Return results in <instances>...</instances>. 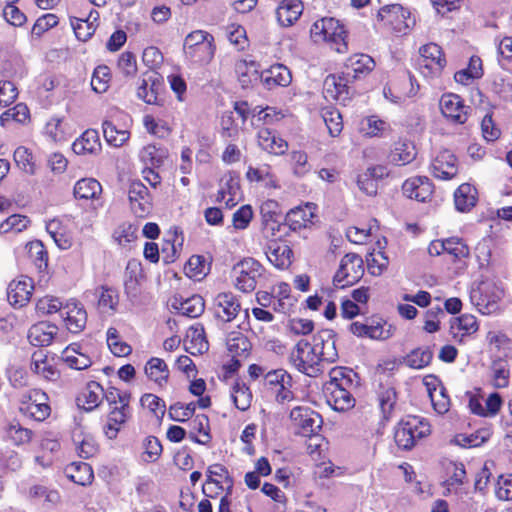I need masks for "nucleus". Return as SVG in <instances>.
Here are the masks:
<instances>
[{"label": "nucleus", "instance_id": "55", "mask_svg": "<svg viewBox=\"0 0 512 512\" xmlns=\"http://www.w3.org/2000/svg\"><path fill=\"white\" fill-rule=\"evenodd\" d=\"M210 269L211 262L203 255H192L184 266L185 275L194 281L203 280Z\"/></svg>", "mask_w": 512, "mask_h": 512}, {"label": "nucleus", "instance_id": "23", "mask_svg": "<svg viewBox=\"0 0 512 512\" xmlns=\"http://www.w3.org/2000/svg\"><path fill=\"white\" fill-rule=\"evenodd\" d=\"M318 207L315 203L306 202L290 209L285 216V225L292 231L310 228L317 219Z\"/></svg>", "mask_w": 512, "mask_h": 512}, {"label": "nucleus", "instance_id": "37", "mask_svg": "<svg viewBox=\"0 0 512 512\" xmlns=\"http://www.w3.org/2000/svg\"><path fill=\"white\" fill-rule=\"evenodd\" d=\"M61 360L70 369L86 370L93 364L92 358L83 351L80 343L69 344L61 352Z\"/></svg>", "mask_w": 512, "mask_h": 512}, {"label": "nucleus", "instance_id": "50", "mask_svg": "<svg viewBox=\"0 0 512 512\" xmlns=\"http://www.w3.org/2000/svg\"><path fill=\"white\" fill-rule=\"evenodd\" d=\"M5 438L14 446H23L29 444L34 436V432L23 426L19 420L13 419L4 428Z\"/></svg>", "mask_w": 512, "mask_h": 512}, {"label": "nucleus", "instance_id": "48", "mask_svg": "<svg viewBox=\"0 0 512 512\" xmlns=\"http://www.w3.org/2000/svg\"><path fill=\"white\" fill-rule=\"evenodd\" d=\"M478 201V191L469 183H462L454 192L455 207L460 212H469Z\"/></svg>", "mask_w": 512, "mask_h": 512}, {"label": "nucleus", "instance_id": "11", "mask_svg": "<svg viewBox=\"0 0 512 512\" xmlns=\"http://www.w3.org/2000/svg\"><path fill=\"white\" fill-rule=\"evenodd\" d=\"M202 493L205 497L216 499L222 494H233L234 478L229 469L222 463L209 465L205 472Z\"/></svg>", "mask_w": 512, "mask_h": 512}, {"label": "nucleus", "instance_id": "6", "mask_svg": "<svg viewBox=\"0 0 512 512\" xmlns=\"http://www.w3.org/2000/svg\"><path fill=\"white\" fill-rule=\"evenodd\" d=\"M185 58L193 65L209 64L214 58L216 45L211 33L204 30L190 32L183 45Z\"/></svg>", "mask_w": 512, "mask_h": 512}, {"label": "nucleus", "instance_id": "30", "mask_svg": "<svg viewBox=\"0 0 512 512\" xmlns=\"http://www.w3.org/2000/svg\"><path fill=\"white\" fill-rule=\"evenodd\" d=\"M34 291V282L28 276L12 280L7 288V298L13 307H24L30 301Z\"/></svg>", "mask_w": 512, "mask_h": 512}, {"label": "nucleus", "instance_id": "29", "mask_svg": "<svg viewBox=\"0 0 512 512\" xmlns=\"http://www.w3.org/2000/svg\"><path fill=\"white\" fill-rule=\"evenodd\" d=\"M424 384L433 410L439 415L448 413L451 408V399L443 382L438 377L431 376L430 380L425 379Z\"/></svg>", "mask_w": 512, "mask_h": 512}, {"label": "nucleus", "instance_id": "39", "mask_svg": "<svg viewBox=\"0 0 512 512\" xmlns=\"http://www.w3.org/2000/svg\"><path fill=\"white\" fill-rule=\"evenodd\" d=\"M58 330L56 324L47 321L37 322L28 330L29 342L36 347L49 346L58 334Z\"/></svg>", "mask_w": 512, "mask_h": 512}, {"label": "nucleus", "instance_id": "8", "mask_svg": "<svg viewBox=\"0 0 512 512\" xmlns=\"http://www.w3.org/2000/svg\"><path fill=\"white\" fill-rule=\"evenodd\" d=\"M18 412L26 419L44 422L52 412L49 395L40 388L24 391L18 399Z\"/></svg>", "mask_w": 512, "mask_h": 512}, {"label": "nucleus", "instance_id": "61", "mask_svg": "<svg viewBox=\"0 0 512 512\" xmlns=\"http://www.w3.org/2000/svg\"><path fill=\"white\" fill-rule=\"evenodd\" d=\"M246 178L250 182L266 181V186L269 188H279L278 180L272 172L270 165L265 164L261 167L249 166L246 171Z\"/></svg>", "mask_w": 512, "mask_h": 512}, {"label": "nucleus", "instance_id": "22", "mask_svg": "<svg viewBox=\"0 0 512 512\" xmlns=\"http://www.w3.org/2000/svg\"><path fill=\"white\" fill-rule=\"evenodd\" d=\"M458 172V158L449 149L439 151L430 164V173L436 179L451 180L458 175Z\"/></svg>", "mask_w": 512, "mask_h": 512}, {"label": "nucleus", "instance_id": "20", "mask_svg": "<svg viewBox=\"0 0 512 512\" xmlns=\"http://www.w3.org/2000/svg\"><path fill=\"white\" fill-rule=\"evenodd\" d=\"M60 316L65 328L72 334H79L86 327L87 311L84 305L76 299H69L64 303Z\"/></svg>", "mask_w": 512, "mask_h": 512}, {"label": "nucleus", "instance_id": "56", "mask_svg": "<svg viewBox=\"0 0 512 512\" xmlns=\"http://www.w3.org/2000/svg\"><path fill=\"white\" fill-rule=\"evenodd\" d=\"M320 115L329 135L333 138L339 137L344 128L340 111L336 107L329 105L321 108Z\"/></svg>", "mask_w": 512, "mask_h": 512}, {"label": "nucleus", "instance_id": "59", "mask_svg": "<svg viewBox=\"0 0 512 512\" xmlns=\"http://www.w3.org/2000/svg\"><path fill=\"white\" fill-rule=\"evenodd\" d=\"M483 75L482 60L478 56H472L469 59L467 68L457 71L454 79L457 83L468 85L473 80L481 78Z\"/></svg>", "mask_w": 512, "mask_h": 512}, {"label": "nucleus", "instance_id": "41", "mask_svg": "<svg viewBox=\"0 0 512 512\" xmlns=\"http://www.w3.org/2000/svg\"><path fill=\"white\" fill-rule=\"evenodd\" d=\"M304 5L301 0H281L276 9V18L280 26L294 25L303 14Z\"/></svg>", "mask_w": 512, "mask_h": 512}, {"label": "nucleus", "instance_id": "12", "mask_svg": "<svg viewBox=\"0 0 512 512\" xmlns=\"http://www.w3.org/2000/svg\"><path fill=\"white\" fill-rule=\"evenodd\" d=\"M377 20L381 28L396 35L407 34L411 24L414 23L410 12L400 4L381 7L377 14Z\"/></svg>", "mask_w": 512, "mask_h": 512}, {"label": "nucleus", "instance_id": "64", "mask_svg": "<svg viewBox=\"0 0 512 512\" xmlns=\"http://www.w3.org/2000/svg\"><path fill=\"white\" fill-rule=\"evenodd\" d=\"M393 85L396 86L399 92V98H411L414 97L419 89L420 85L416 77L409 71L406 70L402 76H400Z\"/></svg>", "mask_w": 512, "mask_h": 512}, {"label": "nucleus", "instance_id": "18", "mask_svg": "<svg viewBox=\"0 0 512 512\" xmlns=\"http://www.w3.org/2000/svg\"><path fill=\"white\" fill-rule=\"evenodd\" d=\"M440 109L446 120L454 125L467 122L471 108L462 97L454 93H445L440 99Z\"/></svg>", "mask_w": 512, "mask_h": 512}, {"label": "nucleus", "instance_id": "43", "mask_svg": "<svg viewBox=\"0 0 512 512\" xmlns=\"http://www.w3.org/2000/svg\"><path fill=\"white\" fill-rule=\"evenodd\" d=\"M234 70L241 87L244 89L252 87L261 79L259 64L254 60H237L234 65Z\"/></svg>", "mask_w": 512, "mask_h": 512}, {"label": "nucleus", "instance_id": "54", "mask_svg": "<svg viewBox=\"0 0 512 512\" xmlns=\"http://www.w3.org/2000/svg\"><path fill=\"white\" fill-rule=\"evenodd\" d=\"M231 399L240 411H247L253 401V393L246 382L237 378L231 387Z\"/></svg>", "mask_w": 512, "mask_h": 512}, {"label": "nucleus", "instance_id": "2", "mask_svg": "<svg viewBox=\"0 0 512 512\" xmlns=\"http://www.w3.org/2000/svg\"><path fill=\"white\" fill-rule=\"evenodd\" d=\"M329 379L323 384V395L335 411L345 412L355 406L353 391L358 385V374L352 368L335 366L328 373Z\"/></svg>", "mask_w": 512, "mask_h": 512}, {"label": "nucleus", "instance_id": "16", "mask_svg": "<svg viewBox=\"0 0 512 512\" xmlns=\"http://www.w3.org/2000/svg\"><path fill=\"white\" fill-rule=\"evenodd\" d=\"M263 387L274 394L275 400L279 404H284L294 399L292 376L283 368L267 371L264 375Z\"/></svg>", "mask_w": 512, "mask_h": 512}, {"label": "nucleus", "instance_id": "3", "mask_svg": "<svg viewBox=\"0 0 512 512\" xmlns=\"http://www.w3.org/2000/svg\"><path fill=\"white\" fill-rule=\"evenodd\" d=\"M131 402L130 391L108 387L107 413L102 424V432L107 439H116L119 432L131 420L133 416Z\"/></svg>", "mask_w": 512, "mask_h": 512}, {"label": "nucleus", "instance_id": "62", "mask_svg": "<svg viewBox=\"0 0 512 512\" xmlns=\"http://www.w3.org/2000/svg\"><path fill=\"white\" fill-rule=\"evenodd\" d=\"M30 121V111L26 104L18 103L0 115V125L6 127L10 122L26 124Z\"/></svg>", "mask_w": 512, "mask_h": 512}, {"label": "nucleus", "instance_id": "35", "mask_svg": "<svg viewBox=\"0 0 512 512\" xmlns=\"http://www.w3.org/2000/svg\"><path fill=\"white\" fill-rule=\"evenodd\" d=\"M30 369L35 375L48 382H56L61 376V372L53 360L49 359L42 351L32 354Z\"/></svg>", "mask_w": 512, "mask_h": 512}, {"label": "nucleus", "instance_id": "45", "mask_svg": "<svg viewBox=\"0 0 512 512\" xmlns=\"http://www.w3.org/2000/svg\"><path fill=\"white\" fill-rule=\"evenodd\" d=\"M188 438L197 444L207 445L211 442L210 421L207 415L198 414L189 422Z\"/></svg>", "mask_w": 512, "mask_h": 512}, {"label": "nucleus", "instance_id": "19", "mask_svg": "<svg viewBox=\"0 0 512 512\" xmlns=\"http://www.w3.org/2000/svg\"><path fill=\"white\" fill-rule=\"evenodd\" d=\"M108 389L95 380L87 381L75 398L76 405L85 412H92L107 400Z\"/></svg>", "mask_w": 512, "mask_h": 512}, {"label": "nucleus", "instance_id": "57", "mask_svg": "<svg viewBox=\"0 0 512 512\" xmlns=\"http://www.w3.org/2000/svg\"><path fill=\"white\" fill-rule=\"evenodd\" d=\"M397 399V392L394 387L382 388L378 393V405L383 421L388 422L392 418L396 408Z\"/></svg>", "mask_w": 512, "mask_h": 512}, {"label": "nucleus", "instance_id": "27", "mask_svg": "<svg viewBox=\"0 0 512 512\" xmlns=\"http://www.w3.org/2000/svg\"><path fill=\"white\" fill-rule=\"evenodd\" d=\"M257 144L262 151L274 156L284 155L289 148L288 142L270 127L258 129Z\"/></svg>", "mask_w": 512, "mask_h": 512}, {"label": "nucleus", "instance_id": "14", "mask_svg": "<svg viewBox=\"0 0 512 512\" xmlns=\"http://www.w3.org/2000/svg\"><path fill=\"white\" fill-rule=\"evenodd\" d=\"M348 331L358 338L387 340L394 334L395 328L378 316L366 317L364 322L353 321Z\"/></svg>", "mask_w": 512, "mask_h": 512}, {"label": "nucleus", "instance_id": "24", "mask_svg": "<svg viewBox=\"0 0 512 512\" xmlns=\"http://www.w3.org/2000/svg\"><path fill=\"white\" fill-rule=\"evenodd\" d=\"M163 87V79L156 72H146L138 81L136 95L149 105H160L159 92Z\"/></svg>", "mask_w": 512, "mask_h": 512}, {"label": "nucleus", "instance_id": "58", "mask_svg": "<svg viewBox=\"0 0 512 512\" xmlns=\"http://www.w3.org/2000/svg\"><path fill=\"white\" fill-rule=\"evenodd\" d=\"M106 342L109 350L116 357H127L133 351L132 346L122 339L120 332L115 327L107 329Z\"/></svg>", "mask_w": 512, "mask_h": 512}, {"label": "nucleus", "instance_id": "63", "mask_svg": "<svg viewBox=\"0 0 512 512\" xmlns=\"http://www.w3.org/2000/svg\"><path fill=\"white\" fill-rule=\"evenodd\" d=\"M166 157L167 152L155 144H147L139 152L140 160L148 167H161Z\"/></svg>", "mask_w": 512, "mask_h": 512}, {"label": "nucleus", "instance_id": "60", "mask_svg": "<svg viewBox=\"0 0 512 512\" xmlns=\"http://www.w3.org/2000/svg\"><path fill=\"white\" fill-rule=\"evenodd\" d=\"M433 359V352L429 347H418L411 350L404 358L403 363L412 369H423L427 367Z\"/></svg>", "mask_w": 512, "mask_h": 512}, {"label": "nucleus", "instance_id": "21", "mask_svg": "<svg viewBox=\"0 0 512 512\" xmlns=\"http://www.w3.org/2000/svg\"><path fill=\"white\" fill-rule=\"evenodd\" d=\"M212 309L216 319L229 323L239 315L241 302L239 297L230 291L220 292L213 299Z\"/></svg>", "mask_w": 512, "mask_h": 512}, {"label": "nucleus", "instance_id": "51", "mask_svg": "<svg viewBox=\"0 0 512 512\" xmlns=\"http://www.w3.org/2000/svg\"><path fill=\"white\" fill-rule=\"evenodd\" d=\"M102 194V185L95 178H82L73 188V195L77 200H99Z\"/></svg>", "mask_w": 512, "mask_h": 512}, {"label": "nucleus", "instance_id": "32", "mask_svg": "<svg viewBox=\"0 0 512 512\" xmlns=\"http://www.w3.org/2000/svg\"><path fill=\"white\" fill-rule=\"evenodd\" d=\"M416 156L417 149L414 142L400 137L391 144L387 160L394 166H405L413 162Z\"/></svg>", "mask_w": 512, "mask_h": 512}, {"label": "nucleus", "instance_id": "42", "mask_svg": "<svg viewBox=\"0 0 512 512\" xmlns=\"http://www.w3.org/2000/svg\"><path fill=\"white\" fill-rule=\"evenodd\" d=\"M172 307L184 316L189 318H198L205 311V300L198 294H194L187 298L174 296Z\"/></svg>", "mask_w": 512, "mask_h": 512}, {"label": "nucleus", "instance_id": "34", "mask_svg": "<svg viewBox=\"0 0 512 512\" xmlns=\"http://www.w3.org/2000/svg\"><path fill=\"white\" fill-rule=\"evenodd\" d=\"M144 373L148 381L152 382L159 390L167 387L170 370L164 359L155 356L149 358L144 365Z\"/></svg>", "mask_w": 512, "mask_h": 512}, {"label": "nucleus", "instance_id": "46", "mask_svg": "<svg viewBox=\"0 0 512 512\" xmlns=\"http://www.w3.org/2000/svg\"><path fill=\"white\" fill-rule=\"evenodd\" d=\"M261 79L268 89L286 87L292 81L290 70L283 64H274L261 73Z\"/></svg>", "mask_w": 512, "mask_h": 512}, {"label": "nucleus", "instance_id": "28", "mask_svg": "<svg viewBox=\"0 0 512 512\" xmlns=\"http://www.w3.org/2000/svg\"><path fill=\"white\" fill-rule=\"evenodd\" d=\"M130 207L135 216L146 217L151 209L152 202L148 188L139 180L131 182L128 191Z\"/></svg>", "mask_w": 512, "mask_h": 512}, {"label": "nucleus", "instance_id": "38", "mask_svg": "<svg viewBox=\"0 0 512 512\" xmlns=\"http://www.w3.org/2000/svg\"><path fill=\"white\" fill-rule=\"evenodd\" d=\"M479 330L477 318L472 314H462L454 318L450 324L452 338L463 343L467 337L472 336Z\"/></svg>", "mask_w": 512, "mask_h": 512}, {"label": "nucleus", "instance_id": "17", "mask_svg": "<svg viewBox=\"0 0 512 512\" xmlns=\"http://www.w3.org/2000/svg\"><path fill=\"white\" fill-rule=\"evenodd\" d=\"M290 419L303 437L316 435L322 427L321 415L308 406H296L290 411Z\"/></svg>", "mask_w": 512, "mask_h": 512}, {"label": "nucleus", "instance_id": "25", "mask_svg": "<svg viewBox=\"0 0 512 512\" xmlns=\"http://www.w3.org/2000/svg\"><path fill=\"white\" fill-rule=\"evenodd\" d=\"M403 194L418 202L430 201L434 193V184L427 176H413L402 184Z\"/></svg>", "mask_w": 512, "mask_h": 512}, {"label": "nucleus", "instance_id": "44", "mask_svg": "<svg viewBox=\"0 0 512 512\" xmlns=\"http://www.w3.org/2000/svg\"><path fill=\"white\" fill-rule=\"evenodd\" d=\"M510 377V366L506 359L498 357L492 360L489 367L488 379L493 388H507L510 383Z\"/></svg>", "mask_w": 512, "mask_h": 512}, {"label": "nucleus", "instance_id": "10", "mask_svg": "<svg viewBox=\"0 0 512 512\" xmlns=\"http://www.w3.org/2000/svg\"><path fill=\"white\" fill-rule=\"evenodd\" d=\"M265 267L255 258L245 257L233 267L234 287L242 293L253 292L264 277Z\"/></svg>", "mask_w": 512, "mask_h": 512}, {"label": "nucleus", "instance_id": "53", "mask_svg": "<svg viewBox=\"0 0 512 512\" xmlns=\"http://www.w3.org/2000/svg\"><path fill=\"white\" fill-rule=\"evenodd\" d=\"M445 254L453 263L465 262L470 256V248L466 241L458 236L445 238Z\"/></svg>", "mask_w": 512, "mask_h": 512}, {"label": "nucleus", "instance_id": "26", "mask_svg": "<svg viewBox=\"0 0 512 512\" xmlns=\"http://www.w3.org/2000/svg\"><path fill=\"white\" fill-rule=\"evenodd\" d=\"M374 59L364 53L350 55L343 65V71L352 81L366 78L375 68Z\"/></svg>", "mask_w": 512, "mask_h": 512}, {"label": "nucleus", "instance_id": "4", "mask_svg": "<svg viewBox=\"0 0 512 512\" xmlns=\"http://www.w3.org/2000/svg\"><path fill=\"white\" fill-rule=\"evenodd\" d=\"M431 431V424L426 418L406 415L396 424L393 437L399 449L410 451L419 441L427 438Z\"/></svg>", "mask_w": 512, "mask_h": 512}, {"label": "nucleus", "instance_id": "36", "mask_svg": "<svg viewBox=\"0 0 512 512\" xmlns=\"http://www.w3.org/2000/svg\"><path fill=\"white\" fill-rule=\"evenodd\" d=\"M392 131L391 124L376 114L364 117L359 124V133L368 139L386 138Z\"/></svg>", "mask_w": 512, "mask_h": 512}, {"label": "nucleus", "instance_id": "1", "mask_svg": "<svg viewBox=\"0 0 512 512\" xmlns=\"http://www.w3.org/2000/svg\"><path fill=\"white\" fill-rule=\"evenodd\" d=\"M290 365L299 373L310 378H318L325 372V364L338 359L336 335L332 330L324 329L311 338H301L289 354Z\"/></svg>", "mask_w": 512, "mask_h": 512}, {"label": "nucleus", "instance_id": "52", "mask_svg": "<svg viewBox=\"0 0 512 512\" xmlns=\"http://www.w3.org/2000/svg\"><path fill=\"white\" fill-rule=\"evenodd\" d=\"M446 475L444 485L449 492H458L466 483L467 473L462 462L450 461L446 465Z\"/></svg>", "mask_w": 512, "mask_h": 512}, {"label": "nucleus", "instance_id": "5", "mask_svg": "<svg viewBox=\"0 0 512 512\" xmlns=\"http://www.w3.org/2000/svg\"><path fill=\"white\" fill-rule=\"evenodd\" d=\"M310 35L314 42H324L337 53L348 51V33L344 25L334 18L325 17L315 21L311 26Z\"/></svg>", "mask_w": 512, "mask_h": 512}, {"label": "nucleus", "instance_id": "47", "mask_svg": "<svg viewBox=\"0 0 512 512\" xmlns=\"http://www.w3.org/2000/svg\"><path fill=\"white\" fill-rule=\"evenodd\" d=\"M72 150L78 155L97 154L101 150L99 134L94 129L84 131L72 144Z\"/></svg>", "mask_w": 512, "mask_h": 512}, {"label": "nucleus", "instance_id": "9", "mask_svg": "<svg viewBox=\"0 0 512 512\" xmlns=\"http://www.w3.org/2000/svg\"><path fill=\"white\" fill-rule=\"evenodd\" d=\"M226 350L230 360L222 365L225 378L237 374L243 362L251 355L252 343L241 331H231L226 336Z\"/></svg>", "mask_w": 512, "mask_h": 512}, {"label": "nucleus", "instance_id": "33", "mask_svg": "<svg viewBox=\"0 0 512 512\" xmlns=\"http://www.w3.org/2000/svg\"><path fill=\"white\" fill-rule=\"evenodd\" d=\"M265 254L269 262L279 270L288 269L292 264L293 250L285 241L270 240Z\"/></svg>", "mask_w": 512, "mask_h": 512}, {"label": "nucleus", "instance_id": "15", "mask_svg": "<svg viewBox=\"0 0 512 512\" xmlns=\"http://www.w3.org/2000/svg\"><path fill=\"white\" fill-rule=\"evenodd\" d=\"M504 291L492 280L480 281L471 291V300L482 314H491L498 308Z\"/></svg>", "mask_w": 512, "mask_h": 512}, {"label": "nucleus", "instance_id": "40", "mask_svg": "<svg viewBox=\"0 0 512 512\" xmlns=\"http://www.w3.org/2000/svg\"><path fill=\"white\" fill-rule=\"evenodd\" d=\"M184 346L191 355H201L208 351L209 342L202 324L196 323L190 326L184 338Z\"/></svg>", "mask_w": 512, "mask_h": 512}, {"label": "nucleus", "instance_id": "49", "mask_svg": "<svg viewBox=\"0 0 512 512\" xmlns=\"http://www.w3.org/2000/svg\"><path fill=\"white\" fill-rule=\"evenodd\" d=\"M66 477L75 484L88 486L94 480L93 469L86 462H72L64 469Z\"/></svg>", "mask_w": 512, "mask_h": 512}, {"label": "nucleus", "instance_id": "13", "mask_svg": "<svg viewBox=\"0 0 512 512\" xmlns=\"http://www.w3.org/2000/svg\"><path fill=\"white\" fill-rule=\"evenodd\" d=\"M365 272L364 261L357 253H347L340 260L339 268L333 277L337 288H345L359 282Z\"/></svg>", "mask_w": 512, "mask_h": 512}, {"label": "nucleus", "instance_id": "7", "mask_svg": "<svg viewBox=\"0 0 512 512\" xmlns=\"http://www.w3.org/2000/svg\"><path fill=\"white\" fill-rule=\"evenodd\" d=\"M416 70L427 81L442 77L447 66V58L443 48L434 42L419 47Z\"/></svg>", "mask_w": 512, "mask_h": 512}, {"label": "nucleus", "instance_id": "31", "mask_svg": "<svg viewBox=\"0 0 512 512\" xmlns=\"http://www.w3.org/2000/svg\"><path fill=\"white\" fill-rule=\"evenodd\" d=\"M350 82L352 80L345 75L343 70L339 74H329L323 85L325 98L332 101H346L350 95Z\"/></svg>", "mask_w": 512, "mask_h": 512}]
</instances>
